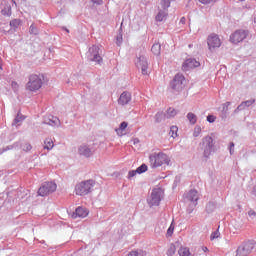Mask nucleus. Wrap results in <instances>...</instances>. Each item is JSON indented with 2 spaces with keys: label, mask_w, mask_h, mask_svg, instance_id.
Wrapping results in <instances>:
<instances>
[{
  "label": "nucleus",
  "mask_w": 256,
  "mask_h": 256,
  "mask_svg": "<svg viewBox=\"0 0 256 256\" xmlns=\"http://www.w3.org/2000/svg\"><path fill=\"white\" fill-rule=\"evenodd\" d=\"M149 159L152 169H157V167H162V165H169V163H171L169 156L162 152L151 154Z\"/></svg>",
  "instance_id": "nucleus-1"
},
{
  "label": "nucleus",
  "mask_w": 256,
  "mask_h": 256,
  "mask_svg": "<svg viewBox=\"0 0 256 256\" xmlns=\"http://www.w3.org/2000/svg\"><path fill=\"white\" fill-rule=\"evenodd\" d=\"M95 187V182L93 180H85L82 181L75 186V194L80 197H85V195H89L92 193L93 188Z\"/></svg>",
  "instance_id": "nucleus-2"
},
{
  "label": "nucleus",
  "mask_w": 256,
  "mask_h": 256,
  "mask_svg": "<svg viewBox=\"0 0 256 256\" xmlns=\"http://www.w3.org/2000/svg\"><path fill=\"white\" fill-rule=\"evenodd\" d=\"M41 87H43V79H41V76L37 74H31L28 77V82L26 83L27 91H31V92L39 91Z\"/></svg>",
  "instance_id": "nucleus-3"
},
{
  "label": "nucleus",
  "mask_w": 256,
  "mask_h": 256,
  "mask_svg": "<svg viewBox=\"0 0 256 256\" xmlns=\"http://www.w3.org/2000/svg\"><path fill=\"white\" fill-rule=\"evenodd\" d=\"M55 191H57V184L55 182H44L38 189V195L40 197H47V195H51Z\"/></svg>",
  "instance_id": "nucleus-4"
},
{
  "label": "nucleus",
  "mask_w": 256,
  "mask_h": 256,
  "mask_svg": "<svg viewBox=\"0 0 256 256\" xmlns=\"http://www.w3.org/2000/svg\"><path fill=\"white\" fill-rule=\"evenodd\" d=\"M207 45L210 51H215V49H219L223 45V42L219 38V35L212 33L207 37Z\"/></svg>",
  "instance_id": "nucleus-5"
},
{
  "label": "nucleus",
  "mask_w": 256,
  "mask_h": 256,
  "mask_svg": "<svg viewBox=\"0 0 256 256\" xmlns=\"http://www.w3.org/2000/svg\"><path fill=\"white\" fill-rule=\"evenodd\" d=\"M247 35H249V32H247L246 30H236L230 35V41L234 45H237L238 43H242V41H245V39H247Z\"/></svg>",
  "instance_id": "nucleus-6"
},
{
  "label": "nucleus",
  "mask_w": 256,
  "mask_h": 256,
  "mask_svg": "<svg viewBox=\"0 0 256 256\" xmlns=\"http://www.w3.org/2000/svg\"><path fill=\"white\" fill-rule=\"evenodd\" d=\"M253 249H255V244L251 241H248L238 247L236 250V256H247L249 253H251V251H253Z\"/></svg>",
  "instance_id": "nucleus-7"
},
{
  "label": "nucleus",
  "mask_w": 256,
  "mask_h": 256,
  "mask_svg": "<svg viewBox=\"0 0 256 256\" xmlns=\"http://www.w3.org/2000/svg\"><path fill=\"white\" fill-rule=\"evenodd\" d=\"M100 48L99 46H92L89 48V58L90 61H93L94 63H97L98 65H101L103 63V58L101 57V54H99Z\"/></svg>",
  "instance_id": "nucleus-8"
},
{
  "label": "nucleus",
  "mask_w": 256,
  "mask_h": 256,
  "mask_svg": "<svg viewBox=\"0 0 256 256\" xmlns=\"http://www.w3.org/2000/svg\"><path fill=\"white\" fill-rule=\"evenodd\" d=\"M150 207H157L161 203V189L156 188L152 190L151 196L148 199Z\"/></svg>",
  "instance_id": "nucleus-9"
},
{
  "label": "nucleus",
  "mask_w": 256,
  "mask_h": 256,
  "mask_svg": "<svg viewBox=\"0 0 256 256\" xmlns=\"http://www.w3.org/2000/svg\"><path fill=\"white\" fill-rule=\"evenodd\" d=\"M170 85L175 91H181L185 87V76L176 74Z\"/></svg>",
  "instance_id": "nucleus-10"
},
{
  "label": "nucleus",
  "mask_w": 256,
  "mask_h": 256,
  "mask_svg": "<svg viewBox=\"0 0 256 256\" xmlns=\"http://www.w3.org/2000/svg\"><path fill=\"white\" fill-rule=\"evenodd\" d=\"M136 67H138V69H141L142 75H149V72L147 71V69H149V64L147 63L145 57L140 56L137 58Z\"/></svg>",
  "instance_id": "nucleus-11"
},
{
  "label": "nucleus",
  "mask_w": 256,
  "mask_h": 256,
  "mask_svg": "<svg viewBox=\"0 0 256 256\" xmlns=\"http://www.w3.org/2000/svg\"><path fill=\"white\" fill-rule=\"evenodd\" d=\"M199 65H201V63H199V61H197L193 58H189L183 63L182 71H189V69H195V68L199 67Z\"/></svg>",
  "instance_id": "nucleus-12"
},
{
  "label": "nucleus",
  "mask_w": 256,
  "mask_h": 256,
  "mask_svg": "<svg viewBox=\"0 0 256 256\" xmlns=\"http://www.w3.org/2000/svg\"><path fill=\"white\" fill-rule=\"evenodd\" d=\"M186 197L194 207H197V201H199V192L197 190H190Z\"/></svg>",
  "instance_id": "nucleus-13"
},
{
  "label": "nucleus",
  "mask_w": 256,
  "mask_h": 256,
  "mask_svg": "<svg viewBox=\"0 0 256 256\" xmlns=\"http://www.w3.org/2000/svg\"><path fill=\"white\" fill-rule=\"evenodd\" d=\"M78 153L83 157H91V155H93L91 148H89L87 145H81L78 149Z\"/></svg>",
  "instance_id": "nucleus-14"
},
{
  "label": "nucleus",
  "mask_w": 256,
  "mask_h": 256,
  "mask_svg": "<svg viewBox=\"0 0 256 256\" xmlns=\"http://www.w3.org/2000/svg\"><path fill=\"white\" fill-rule=\"evenodd\" d=\"M130 101H131V94L127 92H123L118 99L119 105H127V103H129Z\"/></svg>",
  "instance_id": "nucleus-15"
},
{
  "label": "nucleus",
  "mask_w": 256,
  "mask_h": 256,
  "mask_svg": "<svg viewBox=\"0 0 256 256\" xmlns=\"http://www.w3.org/2000/svg\"><path fill=\"white\" fill-rule=\"evenodd\" d=\"M75 215L76 217H81L82 219H84V217H87V215H89V210H87V208L78 207L75 210Z\"/></svg>",
  "instance_id": "nucleus-16"
},
{
  "label": "nucleus",
  "mask_w": 256,
  "mask_h": 256,
  "mask_svg": "<svg viewBox=\"0 0 256 256\" xmlns=\"http://www.w3.org/2000/svg\"><path fill=\"white\" fill-rule=\"evenodd\" d=\"M203 145L208 149L210 152L213 149V138L211 136H206L203 140Z\"/></svg>",
  "instance_id": "nucleus-17"
},
{
  "label": "nucleus",
  "mask_w": 256,
  "mask_h": 256,
  "mask_svg": "<svg viewBox=\"0 0 256 256\" xmlns=\"http://www.w3.org/2000/svg\"><path fill=\"white\" fill-rule=\"evenodd\" d=\"M55 147V143L51 138H46L44 141V149H47V151H51Z\"/></svg>",
  "instance_id": "nucleus-18"
},
{
  "label": "nucleus",
  "mask_w": 256,
  "mask_h": 256,
  "mask_svg": "<svg viewBox=\"0 0 256 256\" xmlns=\"http://www.w3.org/2000/svg\"><path fill=\"white\" fill-rule=\"evenodd\" d=\"M178 254H179V256H193V254L191 253V250H189V248L183 247V246L179 248Z\"/></svg>",
  "instance_id": "nucleus-19"
},
{
  "label": "nucleus",
  "mask_w": 256,
  "mask_h": 256,
  "mask_svg": "<svg viewBox=\"0 0 256 256\" xmlns=\"http://www.w3.org/2000/svg\"><path fill=\"white\" fill-rule=\"evenodd\" d=\"M253 103H255V99L242 102V103L237 107V109H238V111H242V109H245V107H251V105H253Z\"/></svg>",
  "instance_id": "nucleus-20"
},
{
  "label": "nucleus",
  "mask_w": 256,
  "mask_h": 256,
  "mask_svg": "<svg viewBox=\"0 0 256 256\" xmlns=\"http://www.w3.org/2000/svg\"><path fill=\"white\" fill-rule=\"evenodd\" d=\"M151 51L154 55H161V44L160 43H154L152 45Z\"/></svg>",
  "instance_id": "nucleus-21"
},
{
  "label": "nucleus",
  "mask_w": 256,
  "mask_h": 256,
  "mask_svg": "<svg viewBox=\"0 0 256 256\" xmlns=\"http://www.w3.org/2000/svg\"><path fill=\"white\" fill-rule=\"evenodd\" d=\"M167 17V9L160 10L156 15V21H164Z\"/></svg>",
  "instance_id": "nucleus-22"
},
{
  "label": "nucleus",
  "mask_w": 256,
  "mask_h": 256,
  "mask_svg": "<svg viewBox=\"0 0 256 256\" xmlns=\"http://www.w3.org/2000/svg\"><path fill=\"white\" fill-rule=\"evenodd\" d=\"M177 115V110L175 108H168L165 114L166 119H171Z\"/></svg>",
  "instance_id": "nucleus-23"
},
{
  "label": "nucleus",
  "mask_w": 256,
  "mask_h": 256,
  "mask_svg": "<svg viewBox=\"0 0 256 256\" xmlns=\"http://www.w3.org/2000/svg\"><path fill=\"white\" fill-rule=\"evenodd\" d=\"M128 123L127 122H122L121 124H120V127L119 128H117L115 131H116V133L118 134V135H123V131H125L126 129H127V127H128Z\"/></svg>",
  "instance_id": "nucleus-24"
},
{
  "label": "nucleus",
  "mask_w": 256,
  "mask_h": 256,
  "mask_svg": "<svg viewBox=\"0 0 256 256\" xmlns=\"http://www.w3.org/2000/svg\"><path fill=\"white\" fill-rule=\"evenodd\" d=\"M176 251H177V248L175 247V244H170L166 250V255L173 256L175 255Z\"/></svg>",
  "instance_id": "nucleus-25"
},
{
  "label": "nucleus",
  "mask_w": 256,
  "mask_h": 256,
  "mask_svg": "<svg viewBox=\"0 0 256 256\" xmlns=\"http://www.w3.org/2000/svg\"><path fill=\"white\" fill-rule=\"evenodd\" d=\"M128 256H147V252L143 250H132Z\"/></svg>",
  "instance_id": "nucleus-26"
},
{
  "label": "nucleus",
  "mask_w": 256,
  "mask_h": 256,
  "mask_svg": "<svg viewBox=\"0 0 256 256\" xmlns=\"http://www.w3.org/2000/svg\"><path fill=\"white\" fill-rule=\"evenodd\" d=\"M171 1L173 0H161V8L164 9V11H167V9L171 7Z\"/></svg>",
  "instance_id": "nucleus-27"
},
{
  "label": "nucleus",
  "mask_w": 256,
  "mask_h": 256,
  "mask_svg": "<svg viewBox=\"0 0 256 256\" xmlns=\"http://www.w3.org/2000/svg\"><path fill=\"white\" fill-rule=\"evenodd\" d=\"M187 119L189 120V122L192 124V125H195L197 123V116L194 114V113H188L187 114Z\"/></svg>",
  "instance_id": "nucleus-28"
},
{
  "label": "nucleus",
  "mask_w": 256,
  "mask_h": 256,
  "mask_svg": "<svg viewBox=\"0 0 256 256\" xmlns=\"http://www.w3.org/2000/svg\"><path fill=\"white\" fill-rule=\"evenodd\" d=\"M178 131H179V128H178L177 126H172V127H170L169 135H170L173 139H175V138H177V133H178Z\"/></svg>",
  "instance_id": "nucleus-29"
},
{
  "label": "nucleus",
  "mask_w": 256,
  "mask_h": 256,
  "mask_svg": "<svg viewBox=\"0 0 256 256\" xmlns=\"http://www.w3.org/2000/svg\"><path fill=\"white\" fill-rule=\"evenodd\" d=\"M174 231H175V225H173V222H172L167 230L166 237H172Z\"/></svg>",
  "instance_id": "nucleus-30"
},
{
  "label": "nucleus",
  "mask_w": 256,
  "mask_h": 256,
  "mask_svg": "<svg viewBox=\"0 0 256 256\" xmlns=\"http://www.w3.org/2000/svg\"><path fill=\"white\" fill-rule=\"evenodd\" d=\"M19 25H21V20H19V19H14V20L10 21V26H12L14 29H17V27H19Z\"/></svg>",
  "instance_id": "nucleus-31"
},
{
  "label": "nucleus",
  "mask_w": 256,
  "mask_h": 256,
  "mask_svg": "<svg viewBox=\"0 0 256 256\" xmlns=\"http://www.w3.org/2000/svg\"><path fill=\"white\" fill-rule=\"evenodd\" d=\"M21 147H22V150H24L25 152L31 151V149H33V147L31 146V144H29V143H27V142L23 143Z\"/></svg>",
  "instance_id": "nucleus-32"
},
{
  "label": "nucleus",
  "mask_w": 256,
  "mask_h": 256,
  "mask_svg": "<svg viewBox=\"0 0 256 256\" xmlns=\"http://www.w3.org/2000/svg\"><path fill=\"white\" fill-rule=\"evenodd\" d=\"M137 173L141 174V173H145V171H147V165L142 164L140 167H138L136 169Z\"/></svg>",
  "instance_id": "nucleus-33"
},
{
  "label": "nucleus",
  "mask_w": 256,
  "mask_h": 256,
  "mask_svg": "<svg viewBox=\"0 0 256 256\" xmlns=\"http://www.w3.org/2000/svg\"><path fill=\"white\" fill-rule=\"evenodd\" d=\"M2 15H6L7 17H11V6H8L6 9L2 10Z\"/></svg>",
  "instance_id": "nucleus-34"
},
{
  "label": "nucleus",
  "mask_w": 256,
  "mask_h": 256,
  "mask_svg": "<svg viewBox=\"0 0 256 256\" xmlns=\"http://www.w3.org/2000/svg\"><path fill=\"white\" fill-rule=\"evenodd\" d=\"M218 0H199L202 5H211V3H217Z\"/></svg>",
  "instance_id": "nucleus-35"
},
{
  "label": "nucleus",
  "mask_w": 256,
  "mask_h": 256,
  "mask_svg": "<svg viewBox=\"0 0 256 256\" xmlns=\"http://www.w3.org/2000/svg\"><path fill=\"white\" fill-rule=\"evenodd\" d=\"M219 235H221V234L219 233V230H216L215 232H213V233L211 234V236H210L211 241H213L214 239H219Z\"/></svg>",
  "instance_id": "nucleus-36"
},
{
  "label": "nucleus",
  "mask_w": 256,
  "mask_h": 256,
  "mask_svg": "<svg viewBox=\"0 0 256 256\" xmlns=\"http://www.w3.org/2000/svg\"><path fill=\"white\" fill-rule=\"evenodd\" d=\"M30 33L32 35H37V33H39V31L37 30V27H35V25L33 24L30 26Z\"/></svg>",
  "instance_id": "nucleus-37"
},
{
  "label": "nucleus",
  "mask_w": 256,
  "mask_h": 256,
  "mask_svg": "<svg viewBox=\"0 0 256 256\" xmlns=\"http://www.w3.org/2000/svg\"><path fill=\"white\" fill-rule=\"evenodd\" d=\"M207 251H209V248H207V246H202L198 249V253H203V255H205Z\"/></svg>",
  "instance_id": "nucleus-38"
},
{
  "label": "nucleus",
  "mask_w": 256,
  "mask_h": 256,
  "mask_svg": "<svg viewBox=\"0 0 256 256\" xmlns=\"http://www.w3.org/2000/svg\"><path fill=\"white\" fill-rule=\"evenodd\" d=\"M216 119H217V117H215L214 115H208L207 116L208 123H215Z\"/></svg>",
  "instance_id": "nucleus-39"
},
{
  "label": "nucleus",
  "mask_w": 256,
  "mask_h": 256,
  "mask_svg": "<svg viewBox=\"0 0 256 256\" xmlns=\"http://www.w3.org/2000/svg\"><path fill=\"white\" fill-rule=\"evenodd\" d=\"M57 123H59V119L52 117V120L50 119V121L48 122V125H57Z\"/></svg>",
  "instance_id": "nucleus-40"
},
{
  "label": "nucleus",
  "mask_w": 256,
  "mask_h": 256,
  "mask_svg": "<svg viewBox=\"0 0 256 256\" xmlns=\"http://www.w3.org/2000/svg\"><path fill=\"white\" fill-rule=\"evenodd\" d=\"M199 133H201V127H196L194 130V137H199Z\"/></svg>",
  "instance_id": "nucleus-41"
},
{
  "label": "nucleus",
  "mask_w": 256,
  "mask_h": 256,
  "mask_svg": "<svg viewBox=\"0 0 256 256\" xmlns=\"http://www.w3.org/2000/svg\"><path fill=\"white\" fill-rule=\"evenodd\" d=\"M137 170H132L128 173V177L129 179H131L132 177H135V175H137Z\"/></svg>",
  "instance_id": "nucleus-42"
},
{
  "label": "nucleus",
  "mask_w": 256,
  "mask_h": 256,
  "mask_svg": "<svg viewBox=\"0 0 256 256\" xmlns=\"http://www.w3.org/2000/svg\"><path fill=\"white\" fill-rule=\"evenodd\" d=\"M11 86L13 87V89H19V84L17 82H12Z\"/></svg>",
  "instance_id": "nucleus-43"
},
{
  "label": "nucleus",
  "mask_w": 256,
  "mask_h": 256,
  "mask_svg": "<svg viewBox=\"0 0 256 256\" xmlns=\"http://www.w3.org/2000/svg\"><path fill=\"white\" fill-rule=\"evenodd\" d=\"M233 147H235V143H230V154L233 155Z\"/></svg>",
  "instance_id": "nucleus-44"
},
{
  "label": "nucleus",
  "mask_w": 256,
  "mask_h": 256,
  "mask_svg": "<svg viewBox=\"0 0 256 256\" xmlns=\"http://www.w3.org/2000/svg\"><path fill=\"white\" fill-rule=\"evenodd\" d=\"M248 215H249V217H255L256 213H255V211L250 210V211L248 212Z\"/></svg>",
  "instance_id": "nucleus-45"
},
{
  "label": "nucleus",
  "mask_w": 256,
  "mask_h": 256,
  "mask_svg": "<svg viewBox=\"0 0 256 256\" xmlns=\"http://www.w3.org/2000/svg\"><path fill=\"white\" fill-rule=\"evenodd\" d=\"M92 2L96 3L97 5H100V3H103V0H92Z\"/></svg>",
  "instance_id": "nucleus-46"
},
{
  "label": "nucleus",
  "mask_w": 256,
  "mask_h": 256,
  "mask_svg": "<svg viewBox=\"0 0 256 256\" xmlns=\"http://www.w3.org/2000/svg\"><path fill=\"white\" fill-rule=\"evenodd\" d=\"M185 21H186L185 17H182V18L180 19V23L185 24Z\"/></svg>",
  "instance_id": "nucleus-47"
},
{
  "label": "nucleus",
  "mask_w": 256,
  "mask_h": 256,
  "mask_svg": "<svg viewBox=\"0 0 256 256\" xmlns=\"http://www.w3.org/2000/svg\"><path fill=\"white\" fill-rule=\"evenodd\" d=\"M205 151H209V149L206 147V150Z\"/></svg>",
  "instance_id": "nucleus-48"
},
{
  "label": "nucleus",
  "mask_w": 256,
  "mask_h": 256,
  "mask_svg": "<svg viewBox=\"0 0 256 256\" xmlns=\"http://www.w3.org/2000/svg\"><path fill=\"white\" fill-rule=\"evenodd\" d=\"M227 105H230V103H229V102H227Z\"/></svg>",
  "instance_id": "nucleus-49"
},
{
  "label": "nucleus",
  "mask_w": 256,
  "mask_h": 256,
  "mask_svg": "<svg viewBox=\"0 0 256 256\" xmlns=\"http://www.w3.org/2000/svg\"><path fill=\"white\" fill-rule=\"evenodd\" d=\"M239 1H245V0H239Z\"/></svg>",
  "instance_id": "nucleus-50"
}]
</instances>
